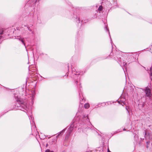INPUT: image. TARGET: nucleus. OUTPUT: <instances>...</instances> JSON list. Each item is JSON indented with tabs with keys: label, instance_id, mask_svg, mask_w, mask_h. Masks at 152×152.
I'll list each match as a JSON object with an SVG mask.
<instances>
[{
	"label": "nucleus",
	"instance_id": "obj_1",
	"mask_svg": "<svg viewBox=\"0 0 152 152\" xmlns=\"http://www.w3.org/2000/svg\"><path fill=\"white\" fill-rule=\"evenodd\" d=\"M145 92L147 96L150 97L152 95L151 93V90L150 89L148 88V87L145 88Z\"/></svg>",
	"mask_w": 152,
	"mask_h": 152
},
{
	"label": "nucleus",
	"instance_id": "obj_2",
	"mask_svg": "<svg viewBox=\"0 0 152 152\" xmlns=\"http://www.w3.org/2000/svg\"><path fill=\"white\" fill-rule=\"evenodd\" d=\"M64 131L65 130H62V131H61V132H60V133L58 134L56 136V137L55 138L54 140H57V137H58V136H60V135H62L63 134V132H64Z\"/></svg>",
	"mask_w": 152,
	"mask_h": 152
},
{
	"label": "nucleus",
	"instance_id": "obj_3",
	"mask_svg": "<svg viewBox=\"0 0 152 152\" xmlns=\"http://www.w3.org/2000/svg\"><path fill=\"white\" fill-rule=\"evenodd\" d=\"M73 126H72V125L69 128L68 131L69 133V134H70L72 132V130L73 129Z\"/></svg>",
	"mask_w": 152,
	"mask_h": 152
},
{
	"label": "nucleus",
	"instance_id": "obj_4",
	"mask_svg": "<svg viewBox=\"0 0 152 152\" xmlns=\"http://www.w3.org/2000/svg\"><path fill=\"white\" fill-rule=\"evenodd\" d=\"M16 38H17V39H18L20 40L22 42L23 44L24 45V46H25V43L23 41V39H21V37H17V38L16 37Z\"/></svg>",
	"mask_w": 152,
	"mask_h": 152
},
{
	"label": "nucleus",
	"instance_id": "obj_5",
	"mask_svg": "<svg viewBox=\"0 0 152 152\" xmlns=\"http://www.w3.org/2000/svg\"><path fill=\"white\" fill-rule=\"evenodd\" d=\"M89 104L88 103L85 104L84 105V107L85 108L88 109L89 107Z\"/></svg>",
	"mask_w": 152,
	"mask_h": 152
},
{
	"label": "nucleus",
	"instance_id": "obj_6",
	"mask_svg": "<svg viewBox=\"0 0 152 152\" xmlns=\"http://www.w3.org/2000/svg\"><path fill=\"white\" fill-rule=\"evenodd\" d=\"M150 71L151 74V75L150 76V77L151 79H152V66L151 67L150 69Z\"/></svg>",
	"mask_w": 152,
	"mask_h": 152
},
{
	"label": "nucleus",
	"instance_id": "obj_7",
	"mask_svg": "<svg viewBox=\"0 0 152 152\" xmlns=\"http://www.w3.org/2000/svg\"><path fill=\"white\" fill-rule=\"evenodd\" d=\"M3 31L2 29H0V39L2 37V35L3 34Z\"/></svg>",
	"mask_w": 152,
	"mask_h": 152
},
{
	"label": "nucleus",
	"instance_id": "obj_8",
	"mask_svg": "<svg viewBox=\"0 0 152 152\" xmlns=\"http://www.w3.org/2000/svg\"><path fill=\"white\" fill-rule=\"evenodd\" d=\"M103 9V7L102 6H100L98 8V10L99 11H102Z\"/></svg>",
	"mask_w": 152,
	"mask_h": 152
},
{
	"label": "nucleus",
	"instance_id": "obj_9",
	"mask_svg": "<svg viewBox=\"0 0 152 152\" xmlns=\"http://www.w3.org/2000/svg\"><path fill=\"white\" fill-rule=\"evenodd\" d=\"M82 117H83V118H86V117H87V119H88V115H82Z\"/></svg>",
	"mask_w": 152,
	"mask_h": 152
},
{
	"label": "nucleus",
	"instance_id": "obj_10",
	"mask_svg": "<svg viewBox=\"0 0 152 152\" xmlns=\"http://www.w3.org/2000/svg\"><path fill=\"white\" fill-rule=\"evenodd\" d=\"M18 102H19V103L21 104H23V101H21L20 100H19Z\"/></svg>",
	"mask_w": 152,
	"mask_h": 152
},
{
	"label": "nucleus",
	"instance_id": "obj_11",
	"mask_svg": "<svg viewBox=\"0 0 152 152\" xmlns=\"http://www.w3.org/2000/svg\"><path fill=\"white\" fill-rule=\"evenodd\" d=\"M140 105V106H141V107H143L144 106V105H144V103H143L142 104H140V105Z\"/></svg>",
	"mask_w": 152,
	"mask_h": 152
},
{
	"label": "nucleus",
	"instance_id": "obj_12",
	"mask_svg": "<svg viewBox=\"0 0 152 152\" xmlns=\"http://www.w3.org/2000/svg\"><path fill=\"white\" fill-rule=\"evenodd\" d=\"M45 152H53L52 151H50V150L49 149H47V150H46Z\"/></svg>",
	"mask_w": 152,
	"mask_h": 152
},
{
	"label": "nucleus",
	"instance_id": "obj_13",
	"mask_svg": "<svg viewBox=\"0 0 152 152\" xmlns=\"http://www.w3.org/2000/svg\"><path fill=\"white\" fill-rule=\"evenodd\" d=\"M28 30L30 31H31V30H30V28L29 27H28Z\"/></svg>",
	"mask_w": 152,
	"mask_h": 152
},
{
	"label": "nucleus",
	"instance_id": "obj_14",
	"mask_svg": "<svg viewBox=\"0 0 152 152\" xmlns=\"http://www.w3.org/2000/svg\"><path fill=\"white\" fill-rule=\"evenodd\" d=\"M149 142H150L148 141L147 142V144H149Z\"/></svg>",
	"mask_w": 152,
	"mask_h": 152
},
{
	"label": "nucleus",
	"instance_id": "obj_15",
	"mask_svg": "<svg viewBox=\"0 0 152 152\" xmlns=\"http://www.w3.org/2000/svg\"><path fill=\"white\" fill-rule=\"evenodd\" d=\"M105 29H106V30H107V27H105Z\"/></svg>",
	"mask_w": 152,
	"mask_h": 152
},
{
	"label": "nucleus",
	"instance_id": "obj_16",
	"mask_svg": "<svg viewBox=\"0 0 152 152\" xmlns=\"http://www.w3.org/2000/svg\"><path fill=\"white\" fill-rule=\"evenodd\" d=\"M23 107V109H25V107Z\"/></svg>",
	"mask_w": 152,
	"mask_h": 152
},
{
	"label": "nucleus",
	"instance_id": "obj_17",
	"mask_svg": "<svg viewBox=\"0 0 152 152\" xmlns=\"http://www.w3.org/2000/svg\"><path fill=\"white\" fill-rule=\"evenodd\" d=\"M125 130H126V129H123V130H124V131H125Z\"/></svg>",
	"mask_w": 152,
	"mask_h": 152
},
{
	"label": "nucleus",
	"instance_id": "obj_18",
	"mask_svg": "<svg viewBox=\"0 0 152 152\" xmlns=\"http://www.w3.org/2000/svg\"><path fill=\"white\" fill-rule=\"evenodd\" d=\"M78 20L79 21H80V19L79 18H78Z\"/></svg>",
	"mask_w": 152,
	"mask_h": 152
},
{
	"label": "nucleus",
	"instance_id": "obj_19",
	"mask_svg": "<svg viewBox=\"0 0 152 152\" xmlns=\"http://www.w3.org/2000/svg\"><path fill=\"white\" fill-rule=\"evenodd\" d=\"M114 3H115V4H116V3L115 1L114 2Z\"/></svg>",
	"mask_w": 152,
	"mask_h": 152
},
{
	"label": "nucleus",
	"instance_id": "obj_20",
	"mask_svg": "<svg viewBox=\"0 0 152 152\" xmlns=\"http://www.w3.org/2000/svg\"><path fill=\"white\" fill-rule=\"evenodd\" d=\"M76 83H77V81H76Z\"/></svg>",
	"mask_w": 152,
	"mask_h": 152
}]
</instances>
